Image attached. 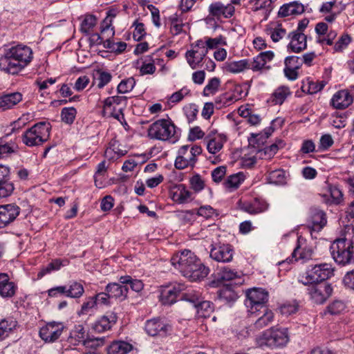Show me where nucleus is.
Returning <instances> with one entry per match:
<instances>
[{
  "label": "nucleus",
  "mask_w": 354,
  "mask_h": 354,
  "mask_svg": "<svg viewBox=\"0 0 354 354\" xmlns=\"http://www.w3.org/2000/svg\"><path fill=\"white\" fill-rule=\"evenodd\" d=\"M93 298L97 306L98 305L108 306L111 304L110 299L111 297L106 291L96 294L95 296H93Z\"/></svg>",
  "instance_id": "0e129e2a"
},
{
  "label": "nucleus",
  "mask_w": 354,
  "mask_h": 354,
  "mask_svg": "<svg viewBox=\"0 0 354 354\" xmlns=\"http://www.w3.org/2000/svg\"><path fill=\"white\" fill-rule=\"evenodd\" d=\"M291 95L289 87L286 86H281L276 88L272 95L270 96L268 102L272 104H282L288 96Z\"/></svg>",
  "instance_id": "2f4dec72"
},
{
  "label": "nucleus",
  "mask_w": 354,
  "mask_h": 354,
  "mask_svg": "<svg viewBox=\"0 0 354 354\" xmlns=\"http://www.w3.org/2000/svg\"><path fill=\"white\" fill-rule=\"evenodd\" d=\"M326 216L324 211L317 208L310 210L308 225L312 230L320 231L326 225Z\"/></svg>",
  "instance_id": "b1692460"
},
{
  "label": "nucleus",
  "mask_w": 354,
  "mask_h": 354,
  "mask_svg": "<svg viewBox=\"0 0 354 354\" xmlns=\"http://www.w3.org/2000/svg\"><path fill=\"white\" fill-rule=\"evenodd\" d=\"M218 281H231L237 278L239 274L234 270L230 269L227 267H223L217 273Z\"/></svg>",
  "instance_id": "5fc2aeb1"
},
{
  "label": "nucleus",
  "mask_w": 354,
  "mask_h": 354,
  "mask_svg": "<svg viewBox=\"0 0 354 354\" xmlns=\"http://www.w3.org/2000/svg\"><path fill=\"white\" fill-rule=\"evenodd\" d=\"M239 113L241 117L246 118L248 122L251 125H257L261 121V116L259 114L253 113L252 111L248 108H239Z\"/></svg>",
  "instance_id": "a18cd8bd"
},
{
  "label": "nucleus",
  "mask_w": 354,
  "mask_h": 354,
  "mask_svg": "<svg viewBox=\"0 0 354 354\" xmlns=\"http://www.w3.org/2000/svg\"><path fill=\"white\" fill-rule=\"evenodd\" d=\"M145 330L152 337H165L171 330V326L160 318H153L145 322Z\"/></svg>",
  "instance_id": "2eb2a0df"
},
{
  "label": "nucleus",
  "mask_w": 354,
  "mask_h": 354,
  "mask_svg": "<svg viewBox=\"0 0 354 354\" xmlns=\"http://www.w3.org/2000/svg\"><path fill=\"white\" fill-rule=\"evenodd\" d=\"M195 308L197 310L198 316L204 318L209 317L214 310L213 304L209 301H202V299H201Z\"/></svg>",
  "instance_id": "c03bdc74"
},
{
  "label": "nucleus",
  "mask_w": 354,
  "mask_h": 354,
  "mask_svg": "<svg viewBox=\"0 0 354 354\" xmlns=\"http://www.w3.org/2000/svg\"><path fill=\"white\" fill-rule=\"evenodd\" d=\"M308 294L310 299L317 304H322L331 295L333 288L327 283L308 284Z\"/></svg>",
  "instance_id": "4468645a"
},
{
  "label": "nucleus",
  "mask_w": 354,
  "mask_h": 354,
  "mask_svg": "<svg viewBox=\"0 0 354 354\" xmlns=\"http://www.w3.org/2000/svg\"><path fill=\"white\" fill-rule=\"evenodd\" d=\"M133 348V345L127 342L115 341L108 347L107 354H128Z\"/></svg>",
  "instance_id": "7c9ffc66"
},
{
  "label": "nucleus",
  "mask_w": 354,
  "mask_h": 354,
  "mask_svg": "<svg viewBox=\"0 0 354 354\" xmlns=\"http://www.w3.org/2000/svg\"><path fill=\"white\" fill-rule=\"evenodd\" d=\"M105 291L109 292L111 298L118 299L120 301L127 297L129 288L126 285L119 283H109L105 287Z\"/></svg>",
  "instance_id": "393cba45"
},
{
  "label": "nucleus",
  "mask_w": 354,
  "mask_h": 354,
  "mask_svg": "<svg viewBox=\"0 0 354 354\" xmlns=\"http://www.w3.org/2000/svg\"><path fill=\"white\" fill-rule=\"evenodd\" d=\"M205 142L209 153L215 154L222 149L226 142V137L218 133L216 130H212L205 136Z\"/></svg>",
  "instance_id": "6ab92c4d"
},
{
  "label": "nucleus",
  "mask_w": 354,
  "mask_h": 354,
  "mask_svg": "<svg viewBox=\"0 0 354 354\" xmlns=\"http://www.w3.org/2000/svg\"><path fill=\"white\" fill-rule=\"evenodd\" d=\"M330 254L334 261L340 266L354 263V241L338 239L330 245Z\"/></svg>",
  "instance_id": "39448f33"
},
{
  "label": "nucleus",
  "mask_w": 354,
  "mask_h": 354,
  "mask_svg": "<svg viewBox=\"0 0 354 354\" xmlns=\"http://www.w3.org/2000/svg\"><path fill=\"white\" fill-rule=\"evenodd\" d=\"M132 26L135 28L133 33L134 39L137 41L142 39L146 35L144 24L139 21L138 20H136L133 22Z\"/></svg>",
  "instance_id": "052dcab7"
},
{
  "label": "nucleus",
  "mask_w": 354,
  "mask_h": 354,
  "mask_svg": "<svg viewBox=\"0 0 354 354\" xmlns=\"http://www.w3.org/2000/svg\"><path fill=\"white\" fill-rule=\"evenodd\" d=\"M69 261L68 260H61L56 259L49 263L46 267L44 268L38 274L39 277H43L46 274L50 273L52 271L59 270L61 267L68 265Z\"/></svg>",
  "instance_id": "a19ab883"
},
{
  "label": "nucleus",
  "mask_w": 354,
  "mask_h": 354,
  "mask_svg": "<svg viewBox=\"0 0 354 354\" xmlns=\"http://www.w3.org/2000/svg\"><path fill=\"white\" fill-rule=\"evenodd\" d=\"M115 17L111 11L107 13L106 17L101 24V36L104 39L112 38L115 35L114 28L112 27V19Z\"/></svg>",
  "instance_id": "473e14b6"
},
{
  "label": "nucleus",
  "mask_w": 354,
  "mask_h": 354,
  "mask_svg": "<svg viewBox=\"0 0 354 354\" xmlns=\"http://www.w3.org/2000/svg\"><path fill=\"white\" fill-rule=\"evenodd\" d=\"M334 143V140L330 134L322 136L319 142V150L324 151L328 150Z\"/></svg>",
  "instance_id": "69168bd1"
},
{
  "label": "nucleus",
  "mask_w": 354,
  "mask_h": 354,
  "mask_svg": "<svg viewBox=\"0 0 354 354\" xmlns=\"http://www.w3.org/2000/svg\"><path fill=\"white\" fill-rule=\"evenodd\" d=\"M86 333L82 325H77L71 330L70 335L67 338V342L73 346L80 344H85Z\"/></svg>",
  "instance_id": "c85d7f7f"
},
{
  "label": "nucleus",
  "mask_w": 354,
  "mask_h": 354,
  "mask_svg": "<svg viewBox=\"0 0 354 354\" xmlns=\"http://www.w3.org/2000/svg\"><path fill=\"white\" fill-rule=\"evenodd\" d=\"M64 325L62 322H50L39 330V337L47 343L57 340L63 333Z\"/></svg>",
  "instance_id": "f8f14e48"
},
{
  "label": "nucleus",
  "mask_w": 354,
  "mask_h": 354,
  "mask_svg": "<svg viewBox=\"0 0 354 354\" xmlns=\"http://www.w3.org/2000/svg\"><path fill=\"white\" fill-rule=\"evenodd\" d=\"M186 286L183 283L175 282L163 286L160 291V301L164 305H171L176 301L177 297L185 290Z\"/></svg>",
  "instance_id": "ddd939ff"
},
{
  "label": "nucleus",
  "mask_w": 354,
  "mask_h": 354,
  "mask_svg": "<svg viewBox=\"0 0 354 354\" xmlns=\"http://www.w3.org/2000/svg\"><path fill=\"white\" fill-rule=\"evenodd\" d=\"M328 192L330 194V199H327V202L339 204L341 202L343 196L341 190L335 186H330Z\"/></svg>",
  "instance_id": "680f3d73"
},
{
  "label": "nucleus",
  "mask_w": 354,
  "mask_h": 354,
  "mask_svg": "<svg viewBox=\"0 0 354 354\" xmlns=\"http://www.w3.org/2000/svg\"><path fill=\"white\" fill-rule=\"evenodd\" d=\"M263 315L254 322V326L257 329H261L271 324L274 319V313L268 308L261 309Z\"/></svg>",
  "instance_id": "72a5a7b5"
},
{
  "label": "nucleus",
  "mask_w": 354,
  "mask_h": 354,
  "mask_svg": "<svg viewBox=\"0 0 354 354\" xmlns=\"http://www.w3.org/2000/svg\"><path fill=\"white\" fill-rule=\"evenodd\" d=\"M217 294L220 300L226 301L227 302L235 301L237 298L236 293L228 286L223 287L219 289Z\"/></svg>",
  "instance_id": "3c124183"
},
{
  "label": "nucleus",
  "mask_w": 354,
  "mask_h": 354,
  "mask_svg": "<svg viewBox=\"0 0 354 354\" xmlns=\"http://www.w3.org/2000/svg\"><path fill=\"white\" fill-rule=\"evenodd\" d=\"M172 200L179 204L187 203L192 200V193L184 185H178L171 191Z\"/></svg>",
  "instance_id": "c756f323"
},
{
  "label": "nucleus",
  "mask_w": 354,
  "mask_h": 354,
  "mask_svg": "<svg viewBox=\"0 0 354 354\" xmlns=\"http://www.w3.org/2000/svg\"><path fill=\"white\" fill-rule=\"evenodd\" d=\"M119 282L122 284L129 285L131 289L135 292H140L144 287V284L141 280L133 279L131 276H121L119 278Z\"/></svg>",
  "instance_id": "4c0bfd02"
},
{
  "label": "nucleus",
  "mask_w": 354,
  "mask_h": 354,
  "mask_svg": "<svg viewBox=\"0 0 354 354\" xmlns=\"http://www.w3.org/2000/svg\"><path fill=\"white\" fill-rule=\"evenodd\" d=\"M147 136L151 139L173 143L178 139L176 127L170 118L159 119L153 122L149 127Z\"/></svg>",
  "instance_id": "7ed1b4c3"
},
{
  "label": "nucleus",
  "mask_w": 354,
  "mask_h": 354,
  "mask_svg": "<svg viewBox=\"0 0 354 354\" xmlns=\"http://www.w3.org/2000/svg\"><path fill=\"white\" fill-rule=\"evenodd\" d=\"M21 209L15 203L0 205V228L12 223L20 214Z\"/></svg>",
  "instance_id": "dca6fc26"
},
{
  "label": "nucleus",
  "mask_w": 354,
  "mask_h": 354,
  "mask_svg": "<svg viewBox=\"0 0 354 354\" xmlns=\"http://www.w3.org/2000/svg\"><path fill=\"white\" fill-rule=\"evenodd\" d=\"M191 187L196 192H199L205 187V182L199 174L193 176L190 180Z\"/></svg>",
  "instance_id": "338daca9"
},
{
  "label": "nucleus",
  "mask_w": 354,
  "mask_h": 354,
  "mask_svg": "<svg viewBox=\"0 0 354 354\" xmlns=\"http://www.w3.org/2000/svg\"><path fill=\"white\" fill-rule=\"evenodd\" d=\"M50 130V123L38 122L23 133L22 142L28 147L41 145L49 139Z\"/></svg>",
  "instance_id": "423d86ee"
},
{
  "label": "nucleus",
  "mask_w": 354,
  "mask_h": 354,
  "mask_svg": "<svg viewBox=\"0 0 354 354\" xmlns=\"http://www.w3.org/2000/svg\"><path fill=\"white\" fill-rule=\"evenodd\" d=\"M10 168L0 165V198L10 196L15 189L13 183L10 180Z\"/></svg>",
  "instance_id": "a211bd4d"
},
{
  "label": "nucleus",
  "mask_w": 354,
  "mask_h": 354,
  "mask_svg": "<svg viewBox=\"0 0 354 354\" xmlns=\"http://www.w3.org/2000/svg\"><path fill=\"white\" fill-rule=\"evenodd\" d=\"M17 289V283L10 280L7 273L0 272V297L12 298L15 295Z\"/></svg>",
  "instance_id": "412c9836"
},
{
  "label": "nucleus",
  "mask_w": 354,
  "mask_h": 354,
  "mask_svg": "<svg viewBox=\"0 0 354 354\" xmlns=\"http://www.w3.org/2000/svg\"><path fill=\"white\" fill-rule=\"evenodd\" d=\"M351 41V37L348 34H343L335 44L333 50L335 53L343 51Z\"/></svg>",
  "instance_id": "13d9d810"
},
{
  "label": "nucleus",
  "mask_w": 354,
  "mask_h": 354,
  "mask_svg": "<svg viewBox=\"0 0 354 354\" xmlns=\"http://www.w3.org/2000/svg\"><path fill=\"white\" fill-rule=\"evenodd\" d=\"M325 81L314 82L309 78L306 80V83H303V91L307 92L309 94H315L322 91L326 85Z\"/></svg>",
  "instance_id": "e433bc0d"
},
{
  "label": "nucleus",
  "mask_w": 354,
  "mask_h": 354,
  "mask_svg": "<svg viewBox=\"0 0 354 354\" xmlns=\"http://www.w3.org/2000/svg\"><path fill=\"white\" fill-rule=\"evenodd\" d=\"M209 15L219 18L223 16L225 18H230L235 12L234 7L232 4L225 6L220 1L212 3L208 8Z\"/></svg>",
  "instance_id": "4be33fe9"
},
{
  "label": "nucleus",
  "mask_w": 354,
  "mask_h": 354,
  "mask_svg": "<svg viewBox=\"0 0 354 354\" xmlns=\"http://www.w3.org/2000/svg\"><path fill=\"white\" fill-rule=\"evenodd\" d=\"M23 99V95L19 92H14L0 96V109L6 111L12 109Z\"/></svg>",
  "instance_id": "a878e982"
},
{
  "label": "nucleus",
  "mask_w": 354,
  "mask_h": 354,
  "mask_svg": "<svg viewBox=\"0 0 354 354\" xmlns=\"http://www.w3.org/2000/svg\"><path fill=\"white\" fill-rule=\"evenodd\" d=\"M345 308L346 305L342 301L335 300L327 307V310L331 315H337L342 313Z\"/></svg>",
  "instance_id": "774afa93"
},
{
  "label": "nucleus",
  "mask_w": 354,
  "mask_h": 354,
  "mask_svg": "<svg viewBox=\"0 0 354 354\" xmlns=\"http://www.w3.org/2000/svg\"><path fill=\"white\" fill-rule=\"evenodd\" d=\"M269 180L271 183L282 185L286 182L285 171L283 169H276L269 173Z\"/></svg>",
  "instance_id": "6e6d98bb"
},
{
  "label": "nucleus",
  "mask_w": 354,
  "mask_h": 354,
  "mask_svg": "<svg viewBox=\"0 0 354 354\" xmlns=\"http://www.w3.org/2000/svg\"><path fill=\"white\" fill-rule=\"evenodd\" d=\"M234 248L229 243H221L216 237L210 242L209 257L219 263H229L233 260Z\"/></svg>",
  "instance_id": "9d476101"
},
{
  "label": "nucleus",
  "mask_w": 354,
  "mask_h": 354,
  "mask_svg": "<svg viewBox=\"0 0 354 354\" xmlns=\"http://www.w3.org/2000/svg\"><path fill=\"white\" fill-rule=\"evenodd\" d=\"M17 326V322L13 318H7L0 322V341L8 336L9 333Z\"/></svg>",
  "instance_id": "c9c22d12"
},
{
  "label": "nucleus",
  "mask_w": 354,
  "mask_h": 354,
  "mask_svg": "<svg viewBox=\"0 0 354 354\" xmlns=\"http://www.w3.org/2000/svg\"><path fill=\"white\" fill-rule=\"evenodd\" d=\"M97 24V19L93 15H87L84 17L80 26L82 32L88 35Z\"/></svg>",
  "instance_id": "09e8293b"
},
{
  "label": "nucleus",
  "mask_w": 354,
  "mask_h": 354,
  "mask_svg": "<svg viewBox=\"0 0 354 354\" xmlns=\"http://www.w3.org/2000/svg\"><path fill=\"white\" fill-rule=\"evenodd\" d=\"M245 176L243 172H239L230 176L224 183V185L230 191L237 189L245 180Z\"/></svg>",
  "instance_id": "f704fd0d"
},
{
  "label": "nucleus",
  "mask_w": 354,
  "mask_h": 354,
  "mask_svg": "<svg viewBox=\"0 0 354 354\" xmlns=\"http://www.w3.org/2000/svg\"><path fill=\"white\" fill-rule=\"evenodd\" d=\"M171 263L183 276L191 281L204 279L209 272V268L190 250H185L174 254L171 259Z\"/></svg>",
  "instance_id": "f257e3e1"
},
{
  "label": "nucleus",
  "mask_w": 354,
  "mask_h": 354,
  "mask_svg": "<svg viewBox=\"0 0 354 354\" xmlns=\"http://www.w3.org/2000/svg\"><path fill=\"white\" fill-rule=\"evenodd\" d=\"M312 250L310 249L302 248L299 244L295 248L292 253L291 259L288 258L286 261H298L299 259L302 261H306L311 258Z\"/></svg>",
  "instance_id": "ea45409f"
},
{
  "label": "nucleus",
  "mask_w": 354,
  "mask_h": 354,
  "mask_svg": "<svg viewBox=\"0 0 354 354\" xmlns=\"http://www.w3.org/2000/svg\"><path fill=\"white\" fill-rule=\"evenodd\" d=\"M304 12V5L295 1L289 3L283 4L281 6L278 12V16L280 17H286L290 15H301Z\"/></svg>",
  "instance_id": "bb28decb"
},
{
  "label": "nucleus",
  "mask_w": 354,
  "mask_h": 354,
  "mask_svg": "<svg viewBox=\"0 0 354 354\" xmlns=\"http://www.w3.org/2000/svg\"><path fill=\"white\" fill-rule=\"evenodd\" d=\"M239 208L248 214H257L268 209V205L266 201L259 198L240 200L238 203Z\"/></svg>",
  "instance_id": "f3484780"
},
{
  "label": "nucleus",
  "mask_w": 354,
  "mask_h": 354,
  "mask_svg": "<svg viewBox=\"0 0 354 354\" xmlns=\"http://www.w3.org/2000/svg\"><path fill=\"white\" fill-rule=\"evenodd\" d=\"M202 151L201 147L196 145H186L180 147L175 160V167L178 169H183L188 167H193L197 161L196 157L202 153Z\"/></svg>",
  "instance_id": "0eeeda50"
},
{
  "label": "nucleus",
  "mask_w": 354,
  "mask_h": 354,
  "mask_svg": "<svg viewBox=\"0 0 354 354\" xmlns=\"http://www.w3.org/2000/svg\"><path fill=\"white\" fill-rule=\"evenodd\" d=\"M66 297L75 299L81 297L84 292L83 285L77 281L71 282L69 286H66Z\"/></svg>",
  "instance_id": "79ce46f5"
},
{
  "label": "nucleus",
  "mask_w": 354,
  "mask_h": 354,
  "mask_svg": "<svg viewBox=\"0 0 354 354\" xmlns=\"http://www.w3.org/2000/svg\"><path fill=\"white\" fill-rule=\"evenodd\" d=\"M192 47V50L186 52L185 57L190 67L194 69L199 66L207 54L208 48L202 40H198Z\"/></svg>",
  "instance_id": "9b49d317"
},
{
  "label": "nucleus",
  "mask_w": 354,
  "mask_h": 354,
  "mask_svg": "<svg viewBox=\"0 0 354 354\" xmlns=\"http://www.w3.org/2000/svg\"><path fill=\"white\" fill-rule=\"evenodd\" d=\"M221 80L214 77L208 80L207 85L203 91V95L208 97L216 94L221 87Z\"/></svg>",
  "instance_id": "37998d69"
},
{
  "label": "nucleus",
  "mask_w": 354,
  "mask_h": 354,
  "mask_svg": "<svg viewBox=\"0 0 354 354\" xmlns=\"http://www.w3.org/2000/svg\"><path fill=\"white\" fill-rule=\"evenodd\" d=\"M287 37L290 40L287 46L288 51L298 53L306 48L307 37L304 32L292 31L288 33Z\"/></svg>",
  "instance_id": "aec40b11"
},
{
  "label": "nucleus",
  "mask_w": 354,
  "mask_h": 354,
  "mask_svg": "<svg viewBox=\"0 0 354 354\" xmlns=\"http://www.w3.org/2000/svg\"><path fill=\"white\" fill-rule=\"evenodd\" d=\"M127 97L125 96H111L105 99V109L110 110L111 106L116 105L118 107H125L127 104Z\"/></svg>",
  "instance_id": "864d4df0"
},
{
  "label": "nucleus",
  "mask_w": 354,
  "mask_h": 354,
  "mask_svg": "<svg viewBox=\"0 0 354 354\" xmlns=\"http://www.w3.org/2000/svg\"><path fill=\"white\" fill-rule=\"evenodd\" d=\"M95 79L97 82V87L99 88H102L111 81L112 75L109 72L100 69L96 71V77Z\"/></svg>",
  "instance_id": "8fccbe9b"
},
{
  "label": "nucleus",
  "mask_w": 354,
  "mask_h": 354,
  "mask_svg": "<svg viewBox=\"0 0 354 354\" xmlns=\"http://www.w3.org/2000/svg\"><path fill=\"white\" fill-rule=\"evenodd\" d=\"M249 59H244L239 61H234L227 64L226 70L232 73H241L246 69H249Z\"/></svg>",
  "instance_id": "58836bf2"
},
{
  "label": "nucleus",
  "mask_w": 354,
  "mask_h": 354,
  "mask_svg": "<svg viewBox=\"0 0 354 354\" xmlns=\"http://www.w3.org/2000/svg\"><path fill=\"white\" fill-rule=\"evenodd\" d=\"M76 115L77 110L73 106L64 107L61 111L62 120L67 124H71L74 122Z\"/></svg>",
  "instance_id": "603ef678"
},
{
  "label": "nucleus",
  "mask_w": 354,
  "mask_h": 354,
  "mask_svg": "<svg viewBox=\"0 0 354 354\" xmlns=\"http://www.w3.org/2000/svg\"><path fill=\"white\" fill-rule=\"evenodd\" d=\"M268 292L263 288H254L246 292L245 305L250 315H254L267 308Z\"/></svg>",
  "instance_id": "6e6552de"
},
{
  "label": "nucleus",
  "mask_w": 354,
  "mask_h": 354,
  "mask_svg": "<svg viewBox=\"0 0 354 354\" xmlns=\"http://www.w3.org/2000/svg\"><path fill=\"white\" fill-rule=\"evenodd\" d=\"M136 85V81L133 77H129L123 80L118 86V91L120 93H127L132 91Z\"/></svg>",
  "instance_id": "4d7b16f0"
},
{
  "label": "nucleus",
  "mask_w": 354,
  "mask_h": 354,
  "mask_svg": "<svg viewBox=\"0 0 354 354\" xmlns=\"http://www.w3.org/2000/svg\"><path fill=\"white\" fill-rule=\"evenodd\" d=\"M113 153L117 154L118 156H122L125 155L127 151L119 149L117 141L112 140L110 142V146L105 151V156L108 158H113Z\"/></svg>",
  "instance_id": "bf43d9fd"
},
{
  "label": "nucleus",
  "mask_w": 354,
  "mask_h": 354,
  "mask_svg": "<svg viewBox=\"0 0 354 354\" xmlns=\"http://www.w3.org/2000/svg\"><path fill=\"white\" fill-rule=\"evenodd\" d=\"M32 59V51L30 47L24 45L12 46L0 57V70L8 74H18Z\"/></svg>",
  "instance_id": "f03ea898"
},
{
  "label": "nucleus",
  "mask_w": 354,
  "mask_h": 354,
  "mask_svg": "<svg viewBox=\"0 0 354 354\" xmlns=\"http://www.w3.org/2000/svg\"><path fill=\"white\" fill-rule=\"evenodd\" d=\"M97 306L96 303L94 300L93 297H90L88 298L87 301H84L81 307L80 310L77 313V314L80 316L82 315H87L92 310Z\"/></svg>",
  "instance_id": "e2e57ef3"
},
{
  "label": "nucleus",
  "mask_w": 354,
  "mask_h": 354,
  "mask_svg": "<svg viewBox=\"0 0 354 354\" xmlns=\"http://www.w3.org/2000/svg\"><path fill=\"white\" fill-rule=\"evenodd\" d=\"M353 102V97L348 90H341L335 93L330 101L331 105L337 109H344Z\"/></svg>",
  "instance_id": "5701e85b"
},
{
  "label": "nucleus",
  "mask_w": 354,
  "mask_h": 354,
  "mask_svg": "<svg viewBox=\"0 0 354 354\" xmlns=\"http://www.w3.org/2000/svg\"><path fill=\"white\" fill-rule=\"evenodd\" d=\"M266 32L274 42H278L286 35V30L282 27L281 24H277L274 28H268Z\"/></svg>",
  "instance_id": "49530a36"
},
{
  "label": "nucleus",
  "mask_w": 354,
  "mask_h": 354,
  "mask_svg": "<svg viewBox=\"0 0 354 354\" xmlns=\"http://www.w3.org/2000/svg\"><path fill=\"white\" fill-rule=\"evenodd\" d=\"M333 275V270L331 266L328 263L315 265L308 270L306 276L299 279V281L307 286L313 283H321L320 282L326 280Z\"/></svg>",
  "instance_id": "1a4fd4ad"
},
{
  "label": "nucleus",
  "mask_w": 354,
  "mask_h": 354,
  "mask_svg": "<svg viewBox=\"0 0 354 354\" xmlns=\"http://www.w3.org/2000/svg\"><path fill=\"white\" fill-rule=\"evenodd\" d=\"M117 320L118 316L116 313L110 312L100 317V319L95 322L93 328L95 330L102 333L109 330L112 325L116 323Z\"/></svg>",
  "instance_id": "cd10ccee"
},
{
  "label": "nucleus",
  "mask_w": 354,
  "mask_h": 354,
  "mask_svg": "<svg viewBox=\"0 0 354 354\" xmlns=\"http://www.w3.org/2000/svg\"><path fill=\"white\" fill-rule=\"evenodd\" d=\"M289 341L288 329L286 328L272 327L263 332L256 339L257 344L261 348H271L283 347Z\"/></svg>",
  "instance_id": "20e7f679"
},
{
  "label": "nucleus",
  "mask_w": 354,
  "mask_h": 354,
  "mask_svg": "<svg viewBox=\"0 0 354 354\" xmlns=\"http://www.w3.org/2000/svg\"><path fill=\"white\" fill-rule=\"evenodd\" d=\"M182 299L189 301L195 307L201 299V293L194 289L189 288L181 292Z\"/></svg>",
  "instance_id": "de8ad7c7"
}]
</instances>
